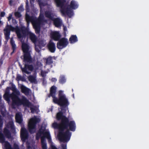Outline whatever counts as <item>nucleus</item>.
<instances>
[{
    "instance_id": "obj_1",
    "label": "nucleus",
    "mask_w": 149,
    "mask_h": 149,
    "mask_svg": "<svg viewBox=\"0 0 149 149\" xmlns=\"http://www.w3.org/2000/svg\"><path fill=\"white\" fill-rule=\"evenodd\" d=\"M56 89L57 87L56 86H52L50 88V93L48 94V97H52L53 98V102L60 106L61 110L65 111L66 108L69 104L68 99L63 94V91L61 90L58 91V98L56 97Z\"/></svg>"
},
{
    "instance_id": "obj_2",
    "label": "nucleus",
    "mask_w": 149,
    "mask_h": 149,
    "mask_svg": "<svg viewBox=\"0 0 149 149\" xmlns=\"http://www.w3.org/2000/svg\"><path fill=\"white\" fill-rule=\"evenodd\" d=\"M52 126L54 129H58V135L61 141L67 142L70 140L71 133L70 132L69 126L62 124L61 122L59 123H54Z\"/></svg>"
},
{
    "instance_id": "obj_3",
    "label": "nucleus",
    "mask_w": 149,
    "mask_h": 149,
    "mask_svg": "<svg viewBox=\"0 0 149 149\" xmlns=\"http://www.w3.org/2000/svg\"><path fill=\"white\" fill-rule=\"evenodd\" d=\"M62 110L58 112L56 116V119L58 121L61 120V122L63 125H65L69 126L70 130L74 132L76 129V124L74 120L69 121V118L66 117L64 113L66 111V109Z\"/></svg>"
},
{
    "instance_id": "obj_4",
    "label": "nucleus",
    "mask_w": 149,
    "mask_h": 149,
    "mask_svg": "<svg viewBox=\"0 0 149 149\" xmlns=\"http://www.w3.org/2000/svg\"><path fill=\"white\" fill-rule=\"evenodd\" d=\"M23 61L24 63V67L22 68L20 67L23 73L27 74H31V72L29 71H32L33 70L34 67L32 64L33 59L31 55V52L23 53Z\"/></svg>"
},
{
    "instance_id": "obj_5",
    "label": "nucleus",
    "mask_w": 149,
    "mask_h": 149,
    "mask_svg": "<svg viewBox=\"0 0 149 149\" xmlns=\"http://www.w3.org/2000/svg\"><path fill=\"white\" fill-rule=\"evenodd\" d=\"M3 96L4 99L7 100H9L10 98H11L12 100L13 104L15 105H19L23 104L28 107L31 105V102L24 97L21 100L12 95V93L10 94V93H5Z\"/></svg>"
},
{
    "instance_id": "obj_6",
    "label": "nucleus",
    "mask_w": 149,
    "mask_h": 149,
    "mask_svg": "<svg viewBox=\"0 0 149 149\" xmlns=\"http://www.w3.org/2000/svg\"><path fill=\"white\" fill-rule=\"evenodd\" d=\"M20 36L19 39L25 38L26 36H28L31 41L33 42H36L37 40L35 34L29 31V28L28 27L23 26H21Z\"/></svg>"
},
{
    "instance_id": "obj_7",
    "label": "nucleus",
    "mask_w": 149,
    "mask_h": 149,
    "mask_svg": "<svg viewBox=\"0 0 149 149\" xmlns=\"http://www.w3.org/2000/svg\"><path fill=\"white\" fill-rule=\"evenodd\" d=\"M56 6L60 7V11L63 15H67L69 18H71L73 15V11L69 8L66 7L64 5L66 2L65 0H54Z\"/></svg>"
},
{
    "instance_id": "obj_8",
    "label": "nucleus",
    "mask_w": 149,
    "mask_h": 149,
    "mask_svg": "<svg viewBox=\"0 0 149 149\" xmlns=\"http://www.w3.org/2000/svg\"><path fill=\"white\" fill-rule=\"evenodd\" d=\"M20 28L21 26L19 27L17 26L15 27H14L10 25H7L3 30L5 39L8 41L10 38V31H15L17 37L18 38H19V37L20 36Z\"/></svg>"
},
{
    "instance_id": "obj_9",
    "label": "nucleus",
    "mask_w": 149,
    "mask_h": 149,
    "mask_svg": "<svg viewBox=\"0 0 149 149\" xmlns=\"http://www.w3.org/2000/svg\"><path fill=\"white\" fill-rule=\"evenodd\" d=\"M40 121V118L34 117L31 118L29 123L28 128L29 132L31 134H33L36 131V124Z\"/></svg>"
},
{
    "instance_id": "obj_10",
    "label": "nucleus",
    "mask_w": 149,
    "mask_h": 149,
    "mask_svg": "<svg viewBox=\"0 0 149 149\" xmlns=\"http://www.w3.org/2000/svg\"><path fill=\"white\" fill-rule=\"evenodd\" d=\"M57 44V47L59 49H62L65 47L68 44L67 38H63L60 39Z\"/></svg>"
},
{
    "instance_id": "obj_11",
    "label": "nucleus",
    "mask_w": 149,
    "mask_h": 149,
    "mask_svg": "<svg viewBox=\"0 0 149 149\" xmlns=\"http://www.w3.org/2000/svg\"><path fill=\"white\" fill-rule=\"evenodd\" d=\"M20 137L23 142H25L28 137V133L25 128H22L20 131Z\"/></svg>"
},
{
    "instance_id": "obj_12",
    "label": "nucleus",
    "mask_w": 149,
    "mask_h": 149,
    "mask_svg": "<svg viewBox=\"0 0 149 149\" xmlns=\"http://www.w3.org/2000/svg\"><path fill=\"white\" fill-rule=\"evenodd\" d=\"M3 125V118L0 114V142L3 143L5 141V139L3 134L2 132V129Z\"/></svg>"
},
{
    "instance_id": "obj_13",
    "label": "nucleus",
    "mask_w": 149,
    "mask_h": 149,
    "mask_svg": "<svg viewBox=\"0 0 149 149\" xmlns=\"http://www.w3.org/2000/svg\"><path fill=\"white\" fill-rule=\"evenodd\" d=\"M45 128L41 127V128L39 129L38 132L41 135L43 134L44 136H43L47 138L48 139L50 138V136L49 132H45Z\"/></svg>"
},
{
    "instance_id": "obj_14",
    "label": "nucleus",
    "mask_w": 149,
    "mask_h": 149,
    "mask_svg": "<svg viewBox=\"0 0 149 149\" xmlns=\"http://www.w3.org/2000/svg\"><path fill=\"white\" fill-rule=\"evenodd\" d=\"M33 25L35 29L36 33L37 34L39 33L40 30L39 21L37 19H35L33 21Z\"/></svg>"
},
{
    "instance_id": "obj_15",
    "label": "nucleus",
    "mask_w": 149,
    "mask_h": 149,
    "mask_svg": "<svg viewBox=\"0 0 149 149\" xmlns=\"http://www.w3.org/2000/svg\"><path fill=\"white\" fill-rule=\"evenodd\" d=\"M47 47L49 51L51 53H54L56 49L55 43L51 40H50L47 45Z\"/></svg>"
},
{
    "instance_id": "obj_16",
    "label": "nucleus",
    "mask_w": 149,
    "mask_h": 149,
    "mask_svg": "<svg viewBox=\"0 0 149 149\" xmlns=\"http://www.w3.org/2000/svg\"><path fill=\"white\" fill-rule=\"evenodd\" d=\"M51 37L55 41H58L60 39L61 35L58 31H55L51 33Z\"/></svg>"
},
{
    "instance_id": "obj_17",
    "label": "nucleus",
    "mask_w": 149,
    "mask_h": 149,
    "mask_svg": "<svg viewBox=\"0 0 149 149\" xmlns=\"http://www.w3.org/2000/svg\"><path fill=\"white\" fill-rule=\"evenodd\" d=\"M10 89L13 91L12 93V95L17 97L18 99H20L18 96L20 95V93L18 90H17L15 86L14 85L12 84L11 87H10Z\"/></svg>"
},
{
    "instance_id": "obj_18",
    "label": "nucleus",
    "mask_w": 149,
    "mask_h": 149,
    "mask_svg": "<svg viewBox=\"0 0 149 149\" xmlns=\"http://www.w3.org/2000/svg\"><path fill=\"white\" fill-rule=\"evenodd\" d=\"M52 21L53 22V24L56 27H59L61 26L62 21L59 18H54Z\"/></svg>"
},
{
    "instance_id": "obj_19",
    "label": "nucleus",
    "mask_w": 149,
    "mask_h": 149,
    "mask_svg": "<svg viewBox=\"0 0 149 149\" xmlns=\"http://www.w3.org/2000/svg\"><path fill=\"white\" fill-rule=\"evenodd\" d=\"M22 47L23 53L31 52V51L29 50L30 47L25 42L22 43Z\"/></svg>"
},
{
    "instance_id": "obj_20",
    "label": "nucleus",
    "mask_w": 149,
    "mask_h": 149,
    "mask_svg": "<svg viewBox=\"0 0 149 149\" xmlns=\"http://www.w3.org/2000/svg\"><path fill=\"white\" fill-rule=\"evenodd\" d=\"M6 127L7 128L10 129L13 131H15V127L13 122L12 120H10L6 125Z\"/></svg>"
},
{
    "instance_id": "obj_21",
    "label": "nucleus",
    "mask_w": 149,
    "mask_h": 149,
    "mask_svg": "<svg viewBox=\"0 0 149 149\" xmlns=\"http://www.w3.org/2000/svg\"><path fill=\"white\" fill-rule=\"evenodd\" d=\"M21 91L26 95H29L30 90L29 88H27L24 85H22L21 87Z\"/></svg>"
},
{
    "instance_id": "obj_22",
    "label": "nucleus",
    "mask_w": 149,
    "mask_h": 149,
    "mask_svg": "<svg viewBox=\"0 0 149 149\" xmlns=\"http://www.w3.org/2000/svg\"><path fill=\"white\" fill-rule=\"evenodd\" d=\"M10 43L12 46V49L13 50V52L11 53V54L12 55L16 51L17 48L15 42L13 38H11L10 39Z\"/></svg>"
},
{
    "instance_id": "obj_23",
    "label": "nucleus",
    "mask_w": 149,
    "mask_h": 149,
    "mask_svg": "<svg viewBox=\"0 0 149 149\" xmlns=\"http://www.w3.org/2000/svg\"><path fill=\"white\" fill-rule=\"evenodd\" d=\"M41 142L42 149H47V144L45 137H41Z\"/></svg>"
},
{
    "instance_id": "obj_24",
    "label": "nucleus",
    "mask_w": 149,
    "mask_h": 149,
    "mask_svg": "<svg viewBox=\"0 0 149 149\" xmlns=\"http://www.w3.org/2000/svg\"><path fill=\"white\" fill-rule=\"evenodd\" d=\"M69 41L71 44H73L78 41L77 37L76 35H72L69 39Z\"/></svg>"
},
{
    "instance_id": "obj_25",
    "label": "nucleus",
    "mask_w": 149,
    "mask_h": 149,
    "mask_svg": "<svg viewBox=\"0 0 149 149\" xmlns=\"http://www.w3.org/2000/svg\"><path fill=\"white\" fill-rule=\"evenodd\" d=\"M25 19L26 21L27 26L28 27V25L31 21L32 22V24H33V21L35 20L33 19V18L31 17L29 15L26 14L25 16Z\"/></svg>"
},
{
    "instance_id": "obj_26",
    "label": "nucleus",
    "mask_w": 149,
    "mask_h": 149,
    "mask_svg": "<svg viewBox=\"0 0 149 149\" xmlns=\"http://www.w3.org/2000/svg\"><path fill=\"white\" fill-rule=\"evenodd\" d=\"M78 5L76 2L74 0H72L70 2V6L72 9H75L78 7Z\"/></svg>"
},
{
    "instance_id": "obj_27",
    "label": "nucleus",
    "mask_w": 149,
    "mask_h": 149,
    "mask_svg": "<svg viewBox=\"0 0 149 149\" xmlns=\"http://www.w3.org/2000/svg\"><path fill=\"white\" fill-rule=\"evenodd\" d=\"M15 118L16 121L17 123L19 124L22 123V116L21 115L19 114V113H16Z\"/></svg>"
},
{
    "instance_id": "obj_28",
    "label": "nucleus",
    "mask_w": 149,
    "mask_h": 149,
    "mask_svg": "<svg viewBox=\"0 0 149 149\" xmlns=\"http://www.w3.org/2000/svg\"><path fill=\"white\" fill-rule=\"evenodd\" d=\"M45 15L46 17L52 20L54 18L53 15L49 11H46L45 13Z\"/></svg>"
},
{
    "instance_id": "obj_29",
    "label": "nucleus",
    "mask_w": 149,
    "mask_h": 149,
    "mask_svg": "<svg viewBox=\"0 0 149 149\" xmlns=\"http://www.w3.org/2000/svg\"><path fill=\"white\" fill-rule=\"evenodd\" d=\"M3 133L7 137L9 138L11 136V133L9 130L7 128H4Z\"/></svg>"
},
{
    "instance_id": "obj_30",
    "label": "nucleus",
    "mask_w": 149,
    "mask_h": 149,
    "mask_svg": "<svg viewBox=\"0 0 149 149\" xmlns=\"http://www.w3.org/2000/svg\"><path fill=\"white\" fill-rule=\"evenodd\" d=\"M66 81V79L65 76L63 75L60 76L59 80V83L61 84H63Z\"/></svg>"
},
{
    "instance_id": "obj_31",
    "label": "nucleus",
    "mask_w": 149,
    "mask_h": 149,
    "mask_svg": "<svg viewBox=\"0 0 149 149\" xmlns=\"http://www.w3.org/2000/svg\"><path fill=\"white\" fill-rule=\"evenodd\" d=\"M29 81L31 83H35L36 81V79L35 77L32 75L29 76L28 77Z\"/></svg>"
},
{
    "instance_id": "obj_32",
    "label": "nucleus",
    "mask_w": 149,
    "mask_h": 149,
    "mask_svg": "<svg viewBox=\"0 0 149 149\" xmlns=\"http://www.w3.org/2000/svg\"><path fill=\"white\" fill-rule=\"evenodd\" d=\"M52 57L51 56L48 57L46 60V63L48 65H50L53 63Z\"/></svg>"
},
{
    "instance_id": "obj_33",
    "label": "nucleus",
    "mask_w": 149,
    "mask_h": 149,
    "mask_svg": "<svg viewBox=\"0 0 149 149\" xmlns=\"http://www.w3.org/2000/svg\"><path fill=\"white\" fill-rule=\"evenodd\" d=\"M38 1L41 10L42 7L46 6V4L44 3L41 0H38Z\"/></svg>"
},
{
    "instance_id": "obj_34",
    "label": "nucleus",
    "mask_w": 149,
    "mask_h": 149,
    "mask_svg": "<svg viewBox=\"0 0 149 149\" xmlns=\"http://www.w3.org/2000/svg\"><path fill=\"white\" fill-rule=\"evenodd\" d=\"M5 147L6 149H12L10 143L8 142H7L5 144Z\"/></svg>"
},
{
    "instance_id": "obj_35",
    "label": "nucleus",
    "mask_w": 149,
    "mask_h": 149,
    "mask_svg": "<svg viewBox=\"0 0 149 149\" xmlns=\"http://www.w3.org/2000/svg\"><path fill=\"white\" fill-rule=\"evenodd\" d=\"M31 105L29 107H30V109L31 110V113H34L35 111H36V109L35 108H36V106L34 107L35 108H33V107H31L33 106V104H32L31 103ZM25 105L26 106V105ZM27 107H28V106H27Z\"/></svg>"
},
{
    "instance_id": "obj_36",
    "label": "nucleus",
    "mask_w": 149,
    "mask_h": 149,
    "mask_svg": "<svg viewBox=\"0 0 149 149\" xmlns=\"http://www.w3.org/2000/svg\"><path fill=\"white\" fill-rule=\"evenodd\" d=\"M39 46L41 47H44L45 45V43L43 41H40L39 43Z\"/></svg>"
},
{
    "instance_id": "obj_37",
    "label": "nucleus",
    "mask_w": 149,
    "mask_h": 149,
    "mask_svg": "<svg viewBox=\"0 0 149 149\" xmlns=\"http://www.w3.org/2000/svg\"><path fill=\"white\" fill-rule=\"evenodd\" d=\"M15 15L16 18H20L22 16L20 13L18 12H15Z\"/></svg>"
},
{
    "instance_id": "obj_38",
    "label": "nucleus",
    "mask_w": 149,
    "mask_h": 149,
    "mask_svg": "<svg viewBox=\"0 0 149 149\" xmlns=\"http://www.w3.org/2000/svg\"><path fill=\"white\" fill-rule=\"evenodd\" d=\"M61 149H67V144L66 143H63L61 145Z\"/></svg>"
},
{
    "instance_id": "obj_39",
    "label": "nucleus",
    "mask_w": 149,
    "mask_h": 149,
    "mask_svg": "<svg viewBox=\"0 0 149 149\" xmlns=\"http://www.w3.org/2000/svg\"><path fill=\"white\" fill-rule=\"evenodd\" d=\"M18 10L21 11H22L24 10V8L23 5H22L21 4L19 7L18 8Z\"/></svg>"
},
{
    "instance_id": "obj_40",
    "label": "nucleus",
    "mask_w": 149,
    "mask_h": 149,
    "mask_svg": "<svg viewBox=\"0 0 149 149\" xmlns=\"http://www.w3.org/2000/svg\"><path fill=\"white\" fill-rule=\"evenodd\" d=\"M41 135L38 132V133H37L36 135V139L37 140H38L40 138L41 136Z\"/></svg>"
},
{
    "instance_id": "obj_41",
    "label": "nucleus",
    "mask_w": 149,
    "mask_h": 149,
    "mask_svg": "<svg viewBox=\"0 0 149 149\" xmlns=\"http://www.w3.org/2000/svg\"><path fill=\"white\" fill-rule=\"evenodd\" d=\"M14 149H19V146L16 143H15L13 145Z\"/></svg>"
},
{
    "instance_id": "obj_42",
    "label": "nucleus",
    "mask_w": 149,
    "mask_h": 149,
    "mask_svg": "<svg viewBox=\"0 0 149 149\" xmlns=\"http://www.w3.org/2000/svg\"><path fill=\"white\" fill-rule=\"evenodd\" d=\"M14 149H19V146L16 143H15L13 145Z\"/></svg>"
},
{
    "instance_id": "obj_43",
    "label": "nucleus",
    "mask_w": 149,
    "mask_h": 149,
    "mask_svg": "<svg viewBox=\"0 0 149 149\" xmlns=\"http://www.w3.org/2000/svg\"><path fill=\"white\" fill-rule=\"evenodd\" d=\"M10 87H7L6 88L5 93H10Z\"/></svg>"
},
{
    "instance_id": "obj_44",
    "label": "nucleus",
    "mask_w": 149,
    "mask_h": 149,
    "mask_svg": "<svg viewBox=\"0 0 149 149\" xmlns=\"http://www.w3.org/2000/svg\"><path fill=\"white\" fill-rule=\"evenodd\" d=\"M17 78L18 80H22L23 77L20 75H18L17 77Z\"/></svg>"
},
{
    "instance_id": "obj_45",
    "label": "nucleus",
    "mask_w": 149,
    "mask_h": 149,
    "mask_svg": "<svg viewBox=\"0 0 149 149\" xmlns=\"http://www.w3.org/2000/svg\"><path fill=\"white\" fill-rule=\"evenodd\" d=\"M5 15V13L4 12H1L0 16L1 17H3Z\"/></svg>"
},
{
    "instance_id": "obj_46",
    "label": "nucleus",
    "mask_w": 149,
    "mask_h": 149,
    "mask_svg": "<svg viewBox=\"0 0 149 149\" xmlns=\"http://www.w3.org/2000/svg\"><path fill=\"white\" fill-rule=\"evenodd\" d=\"M51 149H58L55 146L51 145Z\"/></svg>"
},
{
    "instance_id": "obj_47",
    "label": "nucleus",
    "mask_w": 149,
    "mask_h": 149,
    "mask_svg": "<svg viewBox=\"0 0 149 149\" xmlns=\"http://www.w3.org/2000/svg\"><path fill=\"white\" fill-rule=\"evenodd\" d=\"M63 30H64V34L65 35V36L66 35V31H67V28L66 27H64L63 28Z\"/></svg>"
},
{
    "instance_id": "obj_48",
    "label": "nucleus",
    "mask_w": 149,
    "mask_h": 149,
    "mask_svg": "<svg viewBox=\"0 0 149 149\" xmlns=\"http://www.w3.org/2000/svg\"><path fill=\"white\" fill-rule=\"evenodd\" d=\"M3 58H1L0 59V65H1L3 63Z\"/></svg>"
},
{
    "instance_id": "obj_49",
    "label": "nucleus",
    "mask_w": 149,
    "mask_h": 149,
    "mask_svg": "<svg viewBox=\"0 0 149 149\" xmlns=\"http://www.w3.org/2000/svg\"><path fill=\"white\" fill-rule=\"evenodd\" d=\"M52 81L53 82H56L57 81V79L55 78H53L52 79Z\"/></svg>"
},
{
    "instance_id": "obj_50",
    "label": "nucleus",
    "mask_w": 149,
    "mask_h": 149,
    "mask_svg": "<svg viewBox=\"0 0 149 149\" xmlns=\"http://www.w3.org/2000/svg\"><path fill=\"white\" fill-rule=\"evenodd\" d=\"M26 147L27 149H30L31 148V146L29 145H26Z\"/></svg>"
},
{
    "instance_id": "obj_51",
    "label": "nucleus",
    "mask_w": 149,
    "mask_h": 149,
    "mask_svg": "<svg viewBox=\"0 0 149 149\" xmlns=\"http://www.w3.org/2000/svg\"><path fill=\"white\" fill-rule=\"evenodd\" d=\"M11 17H12V15H11L10 16H9V17H8V21H9L10 20V19L11 18Z\"/></svg>"
},
{
    "instance_id": "obj_52",
    "label": "nucleus",
    "mask_w": 149,
    "mask_h": 149,
    "mask_svg": "<svg viewBox=\"0 0 149 149\" xmlns=\"http://www.w3.org/2000/svg\"><path fill=\"white\" fill-rule=\"evenodd\" d=\"M12 2H13L12 0H10L9 1V3L10 5H11V3H12Z\"/></svg>"
},
{
    "instance_id": "obj_53",
    "label": "nucleus",
    "mask_w": 149,
    "mask_h": 149,
    "mask_svg": "<svg viewBox=\"0 0 149 149\" xmlns=\"http://www.w3.org/2000/svg\"><path fill=\"white\" fill-rule=\"evenodd\" d=\"M28 3L27 2H26V8L27 9V7H28Z\"/></svg>"
},
{
    "instance_id": "obj_54",
    "label": "nucleus",
    "mask_w": 149,
    "mask_h": 149,
    "mask_svg": "<svg viewBox=\"0 0 149 149\" xmlns=\"http://www.w3.org/2000/svg\"><path fill=\"white\" fill-rule=\"evenodd\" d=\"M1 114L3 116H5L4 113L2 111L1 112Z\"/></svg>"
},
{
    "instance_id": "obj_55",
    "label": "nucleus",
    "mask_w": 149,
    "mask_h": 149,
    "mask_svg": "<svg viewBox=\"0 0 149 149\" xmlns=\"http://www.w3.org/2000/svg\"><path fill=\"white\" fill-rule=\"evenodd\" d=\"M42 77H43L44 76V75L43 74H42Z\"/></svg>"
},
{
    "instance_id": "obj_56",
    "label": "nucleus",
    "mask_w": 149,
    "mask_h": 149,
    "mask_svg": "<svg viewBox=\"0 0 149 149\" xmlns=\"http://www.w3.org/2000/svg\"><path fill=\"white\" fill-rule=\"evenodd\" d=\"M73 96H74V94H73Z\"/></svg>"
}]
</instances>
